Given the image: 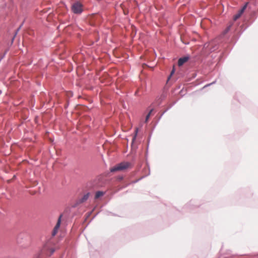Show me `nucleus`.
Wrapping results in <instances>:
<instances>
[{"label":"nucleus","mask_w":258,"mask_h":258,"mask_svg":"<svg viewBox=\"0 0 258 258\" xmlns=\"http://www.w3.org/2000/svg\"><path fill=\"white\" fill-rule=\"evenodd\" d=\"M138 132V131H137V129L136 130V134Z\"/></svg>","instance_id":"ddd939ff"},{"label":"nucleus","mask_w":258,"mask_h":258,"mask_svg":"<svg viewBox=\"0 0 258 258\" xmlns=\"http://www.w3.org/2000/svg\"><path fill=\"white\" fill-rule=\"evenodd\" d=\"M152 111H153V109H151V110L150 111V112L148 113V114L147 115L146 117V120H145V121H146V122H147V121H148V119H149V117H150V115H151V112H152Z\"/></svg>","instance_id":"6e6552de"},{"label":"nucleus","mask_w":258,"mask_h":258,"mask_svg":"<svg viewBox=\"0 0 258 258\" xmlns=\"http://www.w3.org/2000/svg\"><path fill=\"white\" fill-rule=\"evenodd\" d=\"M37 258H39V257H37Z\"/></svg>","instance_id":"4468645a"},{"label":"nucleus","mask_w":258,"mask_h":258,"mask_svg":"<svg viewBox=\"0 0 258 258\" xmlns=\"http://www.w3.org/2000/svg\"><path fill=\"white\" fill-rule=\"evenodd\" d=\"M241 16V15H240L239 14L237 13V14H236L234 17H233V19L234 21H236V20H237L239 18H240V17Z\"/></svg>","instance_id":"1a4fd4ad"},{"label":"nucleus","mask_w":258,"mask_h":258,"mask_svg":"<svg viewBox=\"0 0 258 258\" xmlns=\"http://www.w3.org/2000/svg\"><path fill=\"white\" fill-rule=\"evenodd\" d=\"M131 166L132 165L131 163L128 162H122L111 168L110 171L111 172L124 171L130 168Z\"/></svg>","instance_id":"f257e3e1"},{"label":"nucleus","mask_w":258,"mask_h":258,"mask_svg":"<svg viewBox=\"0 0 258 258\" xmlns=\"http://www.w3.org/2000/svg\"><path fill=\"white\" fill-rule=\"evenodd\" d=\"M89 195H90V194L89 192H88L86 194H85V195H84L82 198L80 199L78 201L77 204H80L83 203L85 202V201H86L89 197Z\"/></svg>","instance_id":"20e7f679"},{"label":"nucleus","mask_w":258,"mask_h":258,"mask_svg":"<svg viewBox=\"0 0 258 258\" xmlns=\"http://www.w3.org/2000/svg\"><path fill=\"white\" fill-rule=\"evenodd\" d=\"M104 192L101 191H98L96 192L95 198L96 199L99 198L100 197L103 196Z\"/></svg>","instance_id":"423d86ee"},{"label":"nucleus","mask_w":258,"mask_h":258,"mask_svg":"<svg viewBox=\"0 0 258 258\" xmlns=\"http://www.w3.org/2000/svg\"><path fill=\"white\" fill-rule=\"evenodd\" d=\"M229 29H230V27H229L228 28H227V30H226V32H227V31H229Z\"/></svg>","instance_id":"9b49d317"},{"label":"nucleus","mask_w":258,"mask_h":258,"mask_svg":"<svg viewBox=\"0 0 258 258\" xmlns=\"http://www.w3.org/2000/svg\"><path fill=\"white\" fill-rule=\"evenodd\" d=\"M188 59L187 57H183L180 58L178 61V65L179 66H182L185 62H186Z\"/></svg>","instance_id":"39448f33"},{"label":"nucleus","mask_w":258,"mask_h":258,"mask_svg":"<svg viewBox=\"0 0 258 258\" xmlns=\"http://www.w3.org/2000/svg\"><path fill=\"white\" fill-rule=\"evenodd\" d=\"M16 34H15L14 35V37H15L16 36ZM14 39V38H13V39Z\"/></svg>","instance_id":"f8f14e48"},{"label":"nucleus","mask_w":258,"mask_h":258,"mask_svg":"<svg viewBox=\"0 0 258 258\" xmlns=\"http://www.w3.org/2000/svg\"><path fill=\"white\" fill-rule=\"evenodd\" d=\"M72 9L74 13L80 14L82 12V5L80 3H75L73 5Z\"/></svg>","instance_id":"f03ea898"},{"label":"nucleus","mask_w":258,"mask_h":258,"mask_svg":"<svg viewBox=\"0 0 258 258\" xmlns=\"http://www.w3.org/2000/svg\"><path fill=\"white\" fill-rule=\"evenodd\" d=\"M62 215H60L57 220L56 224L55 225L53 231H52V235L54 236L58 232V230L60 227V223H61V219Z\"/></svg>","instance_id":"7ed1b4c3"},{"label":"nucleus","mask_w":258,"mask_h":258,"mask_svg":"<svg viewBox=\"0 0 258 258\" xmlns=\"http://www.w3.org/2000/svg\"><path fill=\"white\" fill-rule=\"evenodd\" d=\"M174 70H173L172 72H171V75H172L174 73Z\"/></svg>","instance_id":"9d476101"},{"label":"nucleus","mask_w":258,"mask_h":258,"mask_svg":"<svg viewBox=\"0 0 258 258\" xmlns=\"http://www.w3.org/2000/svg\"><path fill=\"white\" fill-rule=\"evenodd\" d=\"M247 7V4H246L238 12V14H240V15L241 16V15L243 14L244 11H245L246 8Z\"/></svg>","instance_id":"0eeeda50"}]
</instances>
